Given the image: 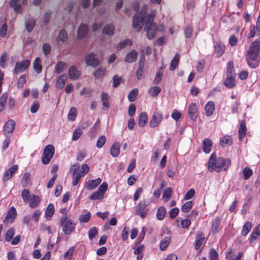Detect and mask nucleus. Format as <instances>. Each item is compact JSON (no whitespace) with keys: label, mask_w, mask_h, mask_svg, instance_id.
<instances>
[{"label":"nucleus","mask_w":260,"mask_h":260,"mask_svg":"<svg viewBox=\"0 0 260 260\" xmlns=\"http://www.w3.org/2000/svg\"><path fill=\"white\" fill-rule=\"evenodd\" d=\"M147 121V115L145 112H142L140 114L139 118V125L143 127L144 126Z\"/></svg>","instance_id":"obj_46"},{"label":"nucleus","mask_w":260,"mask_h":260,"mask_svg":"<svg viewBox=\"0 0 260 260\" xmlns=\"http://www.w3.org/2000/svg\"><path fill=\"white\" fill-rule=\"evenodd\" d=\"M163 74V71L162 69H159L156 73L155 79H154V83L157 84L161 80L162 76Z\"/></svg>","instance_id":"obj_59"},{"label":"nucleus","mask_w":260,"mask_h":260,"mask_svg":"<svg viewBox=\"0 0 260 260\" xmlns=\"http://www.w3.org/2000/svg\"><path fill=\"white\" fill-rule=\"evenodd\" d=\"M15 234V230L13 228H10L5 234V240L7 242L11 241Z\"/></svg>","instance_id":"obj_48"},{"label":"nucleus","mask_w":260,"mask_h":260,"mask_svg":"<svg viewBox=\"0 0 260 260\" xmlns=\"http://www.w3.org/2000/svg\"><path fill=\"white\" fill-rule=\"evenodd\" d=\"M179 61V55L178 54H176L174 56V58L172 60L170 66V70H175L177 67Z\"/></svg>","instance_id":"obj_42"},{"label":"nucleus","mask_w":260,"mask_h":260,"mask_svg":"<svg viewBox=\"0 0 260 260\" xmlns=\"http://www.w3.org/2000/svg\"><path fill=\"white\" fill-rule=\"evenodd\" d=\"M162 114L161 112L156 109L153 113L151 119L149 122L151 127H156L162 120Z\"/></svg>","instance_id":"obj_8"},{"label":"nucleus","mask_w":260,"mask_h":260,"mask_svg":"<svg viewBox=\"0 0 260 260\" xmlns=\"http://www.w3.org/2000/svg\"><path fill=\"white\" fill-rule=\"evenodd\" d=\"M31 217L30 215H26L24 216L22 220L23 224L26 225L28 227H31L32 225L34 220H32Z\"/></svg>","instance_id":"obj_55"},{"label":"nucleus","mask_w":260,"mask_h":260,"mask_svg":"<svg viewBox=\"0 0 260 260\" xmlns=\"http://www.w3.org/2000/svg\"><path fill=\"white\" fill-rule=\"evenodd\" d=\"M18 169V165H15L7 170L3 176L4 181H6L9 180L13 174L17 171Z\"/></svg>","instance_id":"obj_15"},{"label":"nucleus","mask_w":260,"mask_h":260,"mask_svg":"<svg viewBox=\"0 0 260 260\" xmlns=\"http://www.w3.org/2000/svg\"><path fill=\"white\" fill-rule=\"evenodd\" d=\"M67 68V63L62 62L59 61L57 62L55 66V71L57 74H60L65 70Z\"/></svg>","instance_id":"obj_39"},{"label":"nucleus","mask_w":260,"mask_h":260,"mask_svg":"<svg viewBox=\"0 0 260 260\" xmlns=\"http://www.w3.org/2000/svg\"><path fill=\"white\" fill-rule=\"evenodd\" d=\"M203 149L205 153H209L210 152L212 146V141L208 138L205 139L203 142Z\"/></svg>","instance_id":"obj_25"},{"label":"nucleus","mask_w":260,"mask_h":260,"mask_svg":"<svg viewBox=\"0 0 260 260\" xmlns=\"http://www.w3.org/2000/svg\"><path fill=\"white\" fill-rule=\"evenodd\" d=\"M188 113L190 115V118L194 121L196 120L198 114V108L196 104L191 103L188 107Z\"/></svg>","instance_id":"obj_17"},{"label":"nucleus","mask_w":260,"mask_h":260,"mask_svg":"<svg viewBox=\"0 0 260 260\" xmlns=\"http://www.w3.org/2000/svg\"><path fill=\"white\" fill-rule=\"evenodd\" d=\"M215 52L218 56H221L225 51L224 44L220 41L216 42L214 46Z\"/></svg>","instance_id":"obj_19"},{"label":"nucleus","mask_w":260,"mask_h":260,"mask_svg":"<svg viewBox=\"0 0 260 260\" xmlns=\"http://www.w3.org/2000/svg\"><path fill=\"white\" fill-rule=\"evenodd\" d=\"M246 60L248 66L252 69L258 66L260 60V41L255 40L251 43L246 52Z\"/></svg>","instance_id":"obj_2"},{"label":"nucleus","mask_w":260,"mask_h":260,"mask_svg":"<svg viewBox=\"0 0 260 260\" xmlns=\"http://www.w3.org/2000/svg\"><path fill=\"white\" fill-rule=\"evenodd\" d=\"M195 194V190L193 188L190 189L184 196L183 199L188 200L191 199Z\"/></svg>","instance_id":"obj_62"},{"label":"nucleus","mask_w":260,"mask_h":260,"mask_svg":"<svg viewBox=\"0 0 260 260\" xmlns=\"http://www.w3.org/2000/svg\"><path fill=\"white\" fill-rule=\"evenodd\" d=\"M138 94V90L137 88L132 89L127 95V98L130 102H134L136 99Z\"/></svg>","instance_id":"obj_50"},{"label":"nucleus","mask_w":260,"mask_h":260,"mask_svg":"<svg viewBox=\"0 0 260 260\" xmlns=\"http://www.w3.org/2000/svg\"><path fill=\"white\" fill-rule=\"evenodd\" d=\"M133 44V42L129 39H125L123 41L120 42L117 46V49L120 50L126 46H132Z\"/></svg>","instance_id":"obj_47"},{"label":"nucleus","mask_w":260,"mask_h":260,"mask_svg":"<svg viewBox=\"0 0 260 260\" xmlns=\"http://www.w3.org/2000/svg\"><path fill=\"white\" fill-rule=\"evenodd\" d=\"M221 219L219 216H216L213 220L211 228V232L213 234H216L219 231L220 229Z\"/></svg>","instance_id":"obj_18"},{"label":"nucleus","mask_w":260,"mask_h":260,"mask_svg":"<svg viewBox=\"0 0 260 260\" xmlns=\"http://www.w3.org/2000/svg\"><path fill=\"white\" fill-rule=\"evenodd\" d=\"M172 194V189L170 187L166 188L162 194V199L165 202H167L170 199Z\"/></svg>","instance_id":"obj_36"},{"label":"nucleus","mask_w":260,"mask_h":260,"mask_svg":"<svg viewBox=\"0 0 260 260\" xmlns=\"http://www.w3.org/2000/svg\"><path fill=\"white\" fill-rule=\"evenodd\" d=\"M246 133V126L245 122L241 121L239 128V138L240 141H242Z\"/></svg>","instance_id":"obj_26"},{"label":"nucleus","mask_w":260,"mask_h":260,"mask_svg":"<svg viewBox=\"0 0 260 260\" xmlns=\"http://www.w3.org/2000/svg\"><path fill=\"white\" fill-rule=\"evenodd\" d=\"M233 141L232 138L229 136H225L220 140V143L223 147L230 145L232 144Z\"/></svg>","instance_id":"obj_37"},{"label":"nucleus","mask_w":260,"mask_h":260,"mask_svg":"<svg viewBox=\"0 0 260 260\" xmlns=\"http://www.w3.org/2000/svg\"><path fill=\"white\" fill-rule=\"evenodd\" d=\"M89 169L88 166L86 164L82 165L81 167L78 164L75 165L73 166L71 172L74 175H80L81 177H82L87 173Z\"/></svg>","instance_id":"obj_9"},{"label":"nucleus","mask_w":260,"mask_h":260,"mask_svg":"<svg viewBox=\"0 0 260 260\" xmlns=\"http://www.w3.org/2000/svg\"><path fill=\"white\" fill-rule=\"evenodd\" d=\"M109 95L108 93L102 92L101 94V101L103 106L107 109L109 108L110 105L109 103Z\"/></svg>","instance_id":"obj_38"},{"label":"nucleus","mask_w":260,"mask_h":260,"mask_svg":"<svg viewBox=\"0 0 260 260\" xmlns=\"http://www.w3.org/2000/svg\"><path fill=\"white\" fill-rule=\"evenodd\" d=\"M68 77L66 74H62L57 78L56 81V87L58 89H62L65 85L66 81L67 80Z\"/></svg>","instance_id":"obj_20"},{"label":"nucleus","mask_w":260,"mask_h":260,"mask_svg":"<svg viewBox=\"0 0 260 260\" xmlns=\"http://www.w3.org/2000/svg\"><path fill=\"white\" fill-rule=\"evenodd\" d=\"M260 235V224L255 228L250 235V242L252 243Z\"/></svg>","instance_id":"obj_44"},{"label":"nucleus","mask_w":260,"mask_h":260,"mask_svg":"<svg viewBox=\"0 0 260 260\" xmlns=\"http://www.w3.org/2000/svg\"><path fill=\"white\" fill-rule=\"evenodd\" d=\"M192 202L188 201L184 204L181 207V210L183 212L186 213L189 212L192 207Z\"/></svg>","instance_id":"obj_54"},{"label":"nucleus","mask_w":260,"mask_h":260,"mask_svg":"<svg viewBox=\"0 0 260 260\" xmlns=\"http://www.w3.org/2000/svg\"><path fill=\"white\" fill-rule=\"evenodd\" d=\"M16 210L14 207H12L9 209L4 221L8 223H12L16 216Z\"/></svg>","instance_id":"obj_14"},{"label":"nucleus","mask_w":260,"mask_h":260,"mask_svg":"<svg viewBox=\"0 0 260 260\" xmlns=\"http://www.w3.org/2000/svg\"><path fill=\"white\" fill-rule=\"evenodd\" d=\"M106 72V70L102 68H99L96 70L94 73V76L95 78H100L104 76Z\"/></svg>","instance_id":"obj_64"},{"label":"nucleus","mask_w":260,"mask_h":260,"mask_svg":"<svg viewBox=\"0 0 260 260\" xmlns=\"http://www.w3.org/2000/svg\"><path fill=\"white\" fill-rule=\"evenodd\" d=\"M32 195V194H30L28 189H25L23 190L21 193V196L23 200V202L25 203H27L31 199Z\"/></svg>","instance_id":"obj_45"},{"label":"nucleus","mask_w":260,"mask_h":260,"mask_svg":"<svg viewBox=\"0 0 260 260\" xmlns=\"http://www.w3.org/2000/svg\"><path fill=\"white\" fill-rule=\"evenodd\" d=\"M82 131L81 128H77L73 133L72 140L77 141L82 135Z\"/></svg>","instance_id":"obj_61"},{"label":"nucleus","mask_w":260,"mask_h":260,"mask_svg":"<svg viewBox=\"0 0 260 260\" xmlns=\"http://www.w3.org/2000/svg\"><path fill=\"white\" fill-rule=\"evenodd\" d=\"M88 27L86 24H81L78 29V37L79 39L84 38L88 32Z\"/></svg>","instance_id":"obj_21"},{"label":"nucleus","mask_w":260,"mask_h":260,"mask_svg":"<svg viewBox=\"0 0 260 260\" xmlns=\"http://www.w3.org/2000/svg\"><path fill=\"white\" fill-rule=\"evenodd\" d=\"M59 224L62 227V231L66 235H70L75 230V223L72 219H68L67 215L61 217Z\"/></svg>","instance_id":"obj_4"},{"label":"nucleus","mask_w":260,"mask_h":260,"mask_svg":"<svg viewBox=\"0 0 260 260\" xmlns=\"http://www.w3.org/2000/svg\"><path fill=\"white\" fill-rule=\"evenodd\" d=\"M161 89L160 87L154 86L150 88L148 90V93L153 97H156L161 91Z\"/></svg>","instance_id":"obj_41"},{"label":"nucleus","mask_w":260,"mask_h":260,"mask_svg":"<svg viewBox=\"0 0 260 260\" xmlns=\"http://www.w3.org/2000/svg\"><path fill=\"white\" fill-rule=\"evenodd\" d=\"M20 0H11L9 4L11 8L17 13L21 12V7L20 3Z\"/></svg>","instance_id":"obj_29"},{"label":"nucleus","mask_w":260,"mask_h":260,"mask_svg":"<svg viewBox=\"0 0 260 260\" xmlns=\"http://www.w3.org/2000/svg\"><path fill=\"white\" fill-rule=\"evenodd\" d=\"M102 182V179L100 178H98L95 179L90 180L85 183V187L89 190H91L96 188Z\"/></svg>","instance_id":"obj_13"},{"label":"nucleus","mask_w":260,"mask_h":260,"mask_svg":"<svg viewBox=\"0 0 260 260\" xmlns=\"http://www.w3.org/2000/svg\"><path fill=\"white\" fill-rule=\"evenodd\" d=\"M85 62L88 66L96 67L99 64V61L93 53H89L85 57Z\"/></svg>","instance_id":"obj_12"},{"label":"nucleus","mask_w":260,"mask_h":260,"mask_svg":"<svg viewBox=\"0 0 260 260\" xmlns=\"http://www.w3.org/2000/svg\"><path fill=\"white\" fill-rule=\"evenodd\" d=\"M8 54L6 52H4L0 58V66L2 68H5L6 64Z\"/></svg>","instance_id":"obj_63"},{"label":"nucleus","mask_w":260,"mask_h":260,"mask_svg":"<svg viewBox=\"0 0 260 260\" xmlns=\"http://www.w3.org/2000/svg\"><path fill=\"white\" fill-rule=\"evenodd\" d=\"M15 122L13 119L9 120L5 124L3 133L5 137H10L14 130Z\"/></svg>","instance_id":"obj_10"},{"label":"nucleus","mask_w":260,"mask_h":260,"mask_svg":"<svg viewBox=\"0 0 260 260\" xmlns=\"http://www.w3.org/2000/svg\"><path fill=\"white\" fill-rule=\"evenodd\" d=\"M41 215V211L40 210H35L31 215L32 220H34L35 223H38L39 221Z\"/></svg>","instance_id":"obj_53"},{"label":"nucleus","mask_w":260,"mask_h":260,"mask_svg":"<svg viewBox=\"0 0 260 260\" xmlns=\"http://www.w3.org/2000/svg\"><path fill=\"white\" fill-rule=\"evenodd\" d=\"M253 172L248 167H246L243 170L244 178L245 180L248 179L252 175Z\"/></svg>","instance_id":"obj_60"},{"label":"nucleus","mask_w":260,"mask_h":260,"mask_svg":"<svg viewBox=\"0 0 260 260\" xmlns=\"http://www.w3.org/2000/svg\"><path fill=\"white\" fill-rule=\"evenodd\" d=\"M166 214V210L163 206H160L158 208L156 216L159 220H162L164 219Z\"/></svg>","instance_id":"obj_43"},{"label":"nucleus","mask_w":260,"mask_h":260,"mask_svg":"<svg viewBox=\"0 0 260 260\" xmlns=\"http://www.w3.org/2000/svg\"><path fill=\"white\" fill-rule=\"evenodd\" d=\"M55 149L52 145H48L44 149L42 161L44 165H47L49 163L51 159L54 154Z\"/></svg>","instance_id":"obj_5"},{"label":"nucleus","mask_w":260,"mask_h":260,"mask_svg":"<svg viewBox=\"0 0 260 260\" xmlns=\"http://www.w3.org/2000/svg\"><path fill=\"white\" fill-rule=\"evenodd\" d=\"M76 116V110L75 108H71L68 114V119L71 121H74Z\"/></svg>","instance_id":"obj_58"},{"label":"nucleus","mask_w":260,"mask_h":260,"mask_svg":"<svg viewBox=\"0 0 260 260\" xmlns=\"http://www.w3.org/2000/svg\"><path fill=\"white\" fill-rule=\"evenodd\" d=\"M224 85L229 88H233L236 85V82L234 75H227V77L224 82Z\"/></svg>","instance_id":"obj_24"},{"label":"nucleus","mask_w":260,"mask_h":260,"mask_svg":"<svg viewBox=\"0 0 260 260\" xmlns=\"http://www.w3.org/2000/svg\"><path fill=\"white\" fill-rule=\"evenodd\" d=\"M144 64V57L142 58V57H141L140 58V60L139 67V69H138L137 73H136L137 78L139 80H140L143 76V68Z\"/></svg>","instance_id":"obj_40"},{"label":"nucleus","mask_w":260,"mask_h":260,"mask_svg":"<svg viewBox=\"0 0 260 260\" xmlns=\"http://www.w3.org/2000/svg\"><path fill=\"white\" fill-rule=\"evenodd\" d=\"M68 74L70 79L73 80L78 79L80 76V72L75 66H72L69 68Z\"/></svg>","instance_id":"obj_16"},{"label":"nucleus","mask_w":260,"mask_h":260,"mask_svg":"<svg viewBox=\"0 0 260 260\" xmlns=\"http://www.w3.org/2000/svg\"><path fill=\"white\" fill-rule=\"evenodd\" d=\"M205 237L202 233L198 234L196 240L195 249H199L204 243Z\"/></svg>","instance_id":"obj_33"},{"label":"nucleus","mask_w":260,"mask_h":260,"mask_svg":"<svg viewBox=\"0 0 260 260\" xmlns=\"http://www.w3.org/2000/svg\"><path fill=\"white\" fill-rule=\"evenodd\" d=\"M215 110L214 103L210 101L207 103L205 106L206 115L207 116H210L212 115Z\"/></svg>","instance_id":"obj_30"},{"label":"nucleus","mask_w":260,"mask_h":260,"mask_svg":"<svg viewBox=\"0 0 260 260\" xmlns=\"http://www.w3.org/2000/svg\"><path fill=\"white\" fill-rule=\"evenodd\" d=\"M114 25L112 24H109L104 27L103 32L108 36H112L114 34Z\"/></svg>","instance_id":"obj_34"},{"label":"nucleus","mask_w":260,"mask_h":260,"mask_svg":"<svg viewBox=\"0 0 260 260\" xmlns=\"http://www.w3.org/2000/svg\"><path fill=\"white\" fill-rule=\"evenodd\" d=\"M147 205L145 200L140 202L136 206V214L139 215L142 218H144L149 212Z\"/></svg>","instance_id":"obj_7"},{"label":"nucleus","mask_w":260,"mask_h":260,"mask_svg":"<svg viewBox=\"0 0 260 260\" xmlns=\"http://www.w3.org/2000/svg\"><path fill=\"white\" fill-rule=\"evenodd\" d=\"M231 164V161L230 158H224L222 157L216 158V154L212 153L209 159L208 169L211 172H219L222 170L228 169Z\"/></svg>","instance_id":"obj_3"},{"label":"nucleus","mask_w":260,"mask_h":260,"mask_svg":"<svg viewBox=\"0 0 260 260\" xmlns=\"http://www.w3.org/2000/svg\"><path fill=\"white\" fill-rule=\"evenodd\" d=\"M108 188V184L106 182H103L99 187L98 190L93 192L89 196L91 200H102L104 197V194Z\"/></svg>","instance_id":"obj_6"},{"label":"nucleus","mask_w":260,"mask_h":260,"mask_svg":"<svg viewBox=\"0 0 260 260\" xmlns=\"http://www.w3.org/2000/svg\"><path fill=\"white\" fill-rule=\"evenodd\" d=\"M170 242V238L167 237L164 238L160 243V249L161 250H165L168 246Z\"/></svg>","instance_id":"obj_52"},{"label":"nucleus","mask_w":260,"mask_h":260,"mask_svg":"<svg viewBox=\"0 0 260 260\" xmlns=\"http://www.w3.org/2000/svg\"><path fill=\"white\" fill-rule=\"evenodd\" d=\"M134 8L136 11L139 8V4L138 3L134 4ZM148 7L144 5L140 12L137 11L134 15L133 26L135 29L139 31L145 24V30L147 32V36L148 39H152L155 34L156 30V24L153 23L154 18L156 15V11L151 9L149 13L147 12Z\"/></svg>","instance_id":"obj_1"},{"label":"nucleus","mask_w":260,"mask_h":260,"mask_svg":"<svg viewBox=\"0 0 260 260\" xmlns=\"http://www.w3.org/2000/svg\"><path fill=\"white\" fill-rule=\"evenodd\" d=\"M91 218V214L89 212L85 214L81 215L79 217V220L80 222H87Z\"/></svg>","instance_id":"obj_57"},{"label":"nucleus","mask_w":260,"mask_h":260,"mask_svg":"<svg viewBox=\"0 0 260 260\" xmlns=\"http://www.w3.org/2000/svg\"><path fill=\"white\" fill-rule=\"evenodd\" d=\"M33 67L35 71L39 74L42 72V66L41 64V60L39 57H37L33 62Z\"/></svg>","instance_id":"obj_35"},{"label":"nucleus","mask_w":260,"mask_h":260,"mask_svg":"<svg viewBox=\"0 0 260 260\" xmlns=\"http://www.w3.org/2000/svg\"><path fill=\"white\" fill-rule=\"evenodd\" d=\"M30 63V61L28 59L17 62L14 70L15 73L17 74L24 71L28 68Z\"/></svg>","instance_id":"obj_11"},{"label":"nucleus","mask_w":260,"mask_h":260,"mask_svg":"<svg viewBox=\"0 0 260 260\" xmlns=\"http://www.w3.org/2000/svg\"><path fill=\"white\" fill-rule=\"evenodd\" d=\"M251 229V223L248 221L243 226V229L241 232V235L243 236H246Z\"/></svg>","instance_id":"obj_51"},{"label":"nucleus","mask_w":260,"mask_h":260,"mask_svg":"<svg viewBox=\"0 0 260 260\" xmlns=\"http://www.w3.org/2000/svg\"><path fill=\"white\" fill-rule=\"evenodd\" d=\"M7 99L8 94L7 93H4L1 95L0 98V113L4 110Z\"/></svg>","instance_id":"obj_49"},{"label":"nucleus","mask_w":260,"mask_h":260,"mask_svg":"<svg viewBox=\"0 0 260 260\" xmlns=\"http://www.w3.org/2000/svg\"><path fill=\"white\" fill-rule=\"evenodd\" d=\"M68 39V35L64 30H61L57 37L58 41H61L62 42H65Z\"/></svg>","instance_id":"obj_56"},{"label":"nucleus","mask_w":260,"mask_h":260,"mask_svg":"<svg viewBox=\"0 0 260 260\" xmlns=\"http://www.w3.org/2000/svg\"><path fill=\"white\" fill-rule=\"evenodd\" d=\"M41 199L38 196L32 194L29 201L27 203L31 208H35L39 206Z\"/></svg>","instance_id":"obj_22"},{"label":"nucleus","mask_w":260,"mask_h":260,"mask_svg":"<svg viewBox=\"0 0 260 260\" xmlns=\"http://www.w3.org/2000/svg\"><path fill=\"white\" fill-rule=\"evenodd\" d=\"M120 147V144L119 142H115L111 146L110 153L111 155L116 157L118 156L119 154V149Z\"/></svg>","instance_id":"obj_28"},{"label":"nucleus","mask_w":260,"mask_h":260,"mask_svg":"<svg viewBox=\"0 0 260 260\" xmlns=\"http://www.w3.org/2000/svg\"><path fill=\"white\" fill-rule=\"evenodd\" d=\"M54 213V206L53 204L50 203L45 211V217L48 219H50Z\"/></svg>","instance_id":"obj_31"},{"label":"nucleus","mask_w":260,"mask_h":260,"mask_svg":"<svg viewBox=\"0 0 260 260\" xmlns=\"http://www.w3.org/2000/svg\"><path fill=\"white\" fill-rule=\"evenodd\" d=\"M137 51L135 50H133L127 54L125 58V61L127 63L133 62L137 59Z\"/></svg>","instance_id":"obj_23"},{"label":"nucleus","mask_w":260,"mask_h":260,"mask_svg":"<svg viewBox=\"0 0 260 260\" xmlns=\"http://www.w3.org/2000/svg\"><path fill=\"white\" fill-rule=\"evenodd\" d=\"M260 32V26L256 24L250 26L249 32L248 34V38L251 39L254 38L256 35H258Z\"/></svg>","instance_id":"obj_27"},{"label":"nucleus","mask_w":260,"mask_h":260,"mask_svg":"<svg viewBox=\"0 0 260 260\" xmlns=\"http://www.w3.org/2000/svg\"><path fill=\"white\" fill-rule=\"evenodd\" d=\"M36 24L35 19L34 18H30L25 21V28L28 32L32 30L34 26Z\"/></svg>","instance_id":"obj_32"}]
</instances>
